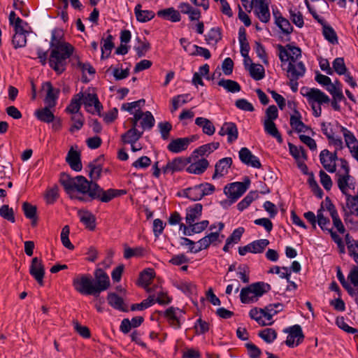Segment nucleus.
<instances>
[{"mask_svg": "<svg viewBox=\"0 0 358 358\" xmlns=\"http://www.w3.org/2000/svg\"><path fill=\"white\" fill-rule=\"evenodd\" d=\"M59 180L68 194L81 201H87V199L84 196H73V194L77 192L83 195L87 194L90 200L97 199L107 203L125 193L124 190L115 189H108L105 191L97 183L93 181L90 182L82 176L72 178L68 174L62 173Z\"/></svg>", "mask_w": 358, "mask_h": 358, "instance_id": "f257e3e1", "label": "nucleus"}, {"mask_svg": "<svg viewBox=\"0 0 358 358\" xmlns=\"http://www.w3.org/2000/svg\"><path fill=\"white\" fill-rule=\"evenodd\" d=\"M50 45L52 48L49 57L50 66L60 74L65 71L67 59L72 55L74 48L63 40L62 31L58 29L52 31Z\"/></svg>", "mask_w": 358, "mask_h": 358, "instance_id": "f03ea898", "label": "nucleus"}, {"mask_svg": "<svg viewBox=\"0 0 358 358\" xmlns=\"http://www.w3.org/2000/svg\"><path fill=\"white\" fill-rule=\"evenodd\" d=\"M271 285L264 282H257L241 289L240 300L243 303H251L258 301L271 290Z\"/></svg>", "mask_w": 358, "mask_h": 358, "instance_id": "7ed1b4c3", "label": "nucleus"}, {"mask_svg": "<svg viewBox=\"0 0 358 358\" xmlns=\"http://www.w3.org/2000/svg\"><path fill=\"white\" fill-rule=\"evenodd\" d=\"M189 163H191V158H174L172 161L169 162L166 166L159 168V162H157L152 166V175L155 178H159L161 172L166 175L180 171Z\"/></svg>", "mask_w": 358, "mask_h": 358, "instance_id": "20e7f679", "label": "nucleus"}, {"mask_svg": "<svg viewBox=\"0 0 358 358\" xmlns=\"http://www.w3.org/2000/svg\"><path fill=\"white\" fill-rule=\"evenodd\" d=\"M311 104L315 117H320L322 114L321 105L329 103L331 100L329 97L322 91L317 88H310L305 95Z\"/></svg>", "mask_w": 358, "mask_h": 358, "instance_id": "39448f33", "label": "nucleus"}, {"mask_svg": "<svg viewBox=\"0 0 358 358\" xmlns=\"http://www.w3.org/2000/svg\"><path fill=\"white\" fill-rule=\"evenodd\" d=\"M306 71V66L301 61H299V62H296V61L292 58L290 62H288L286 71L287 76L289 80V86L290 87L292 92H297L299 86L297 80L304 76Z\"/></svg>", "mask_w": 358, "mask_h": 358, "instance_id": "423d86ee", "label": "nucleus"}, {"mask_svg": "<svg viewBox=\"0 0 358 358\" xmlns=\"http://www.w3.org/2000/svg\"><path fill=\"white\" fill-rule=\"evenodd\" d=\"M72 285L80 294L97 296L94 287V280L90 275H78L73 279Z\"/></svg>", "mask_w": 358, "mask_h": 358, "instance_id": "0eeeda50", "label": "nucleus"}, {"mask_svg": "<svg viewBox=\"0 0 358 358\" xmlns=\"http://www.w3.org/2000/svg\"><path fill=\"white\" fill-rule=\"evenodd\" d=\"M337 185L341 192L346 196V203H348V199L354 197V195L357 194L356 189V182L355 178L350 174L337 173Z\"/></svg>", "mask_w": 358, "mask_h": 358, "instance_id": "6e6552de", "label": "nucleus"}, {"mask_svg": "<svg viewBox=\"0 0 358 358\" xmlns=\"http://www.w3.org/2000/svg\"><path fill=\"white\" fill-rule=\"evenodd\" d=\"M283 331L288 334L285 344L289 348L298 346L303 341L304 335L301 326L299 324L286 328Z\"/></svg>", "mask_w": 358, "mask_h": 358, "instance_id": "1a4fd4ad", "label": "nucleus"}, {"mask_svg": "<svg viewBox=\"0 0 358 358\" xmlns=\"http://www.w3.org/2000/svg\"><path fill=\"white\" fill-rule=\"evenodd\" d=\"M94 287L96 295L106 290L110 287V279L107 273L101 268H97L94 271Z\"/></svg>", "mask_w": 358, "mask_h": 358, "instance_id": "9d476101", "label": "nucleus"}, {"mask_svg": "<svg viewBox=\"0 0 358 358\" xmlns=\"http://www.w3.org/2000/svg\"><path fill=\"white\" fill-rule=\"evenodd\" d=\"M158 314L165 317L172 327L175 329L180 328V317L182 315V311L179 308L170 307L165 311H158Z\"/></svg>", "mask_w": 358, "mask_h": 358, "instance_id": "9b49d317", "label": "nucleus"}, {"mask_svg": "<svg viewBox=\"0 0 358 358\" xmlns=\"http://www.w3.org/2000/svg\"><path fill=\"white\" fill-rule=\"evenodd\" d=\"M29 273L40 285H43L45 268L41 259L38 257H34L32 259L29 267Z\"/></svg>", "mask_w": 358, "mask_h": 358, "instance_id": "f8f14e48", "label": "nucleus"}, {"mask_svg": "<svg viewBox=\"0 0 358 358\" xmlns=\"http://www.w3.org/2000/svg\"><path fill=\"white\" fill-rule=\"evenodd\" d=\"M246 190L247 186L241 182H234L224 187V193L233 201L240 198Z\"/></svg>", "mask_w": 358, "mask_h": 358, "instance_id": "ddd939ff", "label": "nucleus"}, {"mask_svg": "<svg viewBox=\"0 0 358 358\" xmlns=\"http://www.w3.org/2000/svg\"><path fill=\"white\" fill-rule=\"evenodd\" d=\"M196 139L194 136L186 138H178L173 140L167 146L169 150L173 153H179L186 150L188 145Z\"/></svg>", "mask_w": 358, "mask_h": 358, "instance_id": "4468645a", "label": "nucleus"}, {"mask_svg": "<svg viewBox=\"0 0 358 358\" xmlns=\"http://www.w3.org/2000/svg\"><path fill=\"white\" fill-rule=\"evenodd\" d=\"M341 131L342 132L346 145L349 148L353 157H358V141L354 134L348 129L343 126H340Z\"/></svg>", "mask_w": 358, "mask_h": 358, "instance_id": "2eb2a0df", "label": "nucleus"}, {"mask_svg": "<svg viewBox=\"0 0 358 358\" xmlns=\"http://www.w3.org/2000/svg\"><path fill=\"white\" fill-rule=\"evenodd\" d=\"M155 272L152 268H146L141 272L138 280V285L143 287L148 292L154 291L153 288L150 287L151 281L155 278Z\"/></svg>", "mask_w": 358, "mask_h": 358, "instance_id": "dca6fc26", "label": "nucleus"}, {"mask_svg": "<svg viewBox=\"0 0 358 358\" xmlns=\"http://www.w3.org/2000/svg\"><path fill=\"white\" fill-rule=\"evenodd\" d=\"M254 12L262 22L267 23L270 20L268 5L265 0L257 1Z\"/></svg>", "mask_w": 358, "mask_h": 358, "instance_id": "f3484780", "label": "nucleus"}, {"mask_svg": "<svg viewBox=\"0 0 358 358\" xmlns=\"http://www.w3.org/2000/svg\"><path fill=\"white\" fill-rule=\"evenodd\" d=\"M203 206L201 203H195L186 209L185 220L187 224L189 225L199 220L201 216Z\"/></svg>", "mask_w": 358, "mask_h": 358, "instance_id": "a211bd4d", "label": "nucleus"}, {"mask_svg": "<svg viewBox=\"0 0 358 358\" xmlns=\"http://www.w3.org/2000/svg\"><path fill=\"white\" fill-rule=\"evenodd\" d=\"M231 164L232 158H221L215 164L213 178L222 177L227 174Z\"/></svg>", "mask_w": 358, "mask_h": 358, "instance_id": "6ab92c4d", "label": "nucleus"}, {"mask_svg": "<svg viewBox=\"0 0 358 358\" xmlns=\"http://www.w3.org/2000/svg\"><path fill=\"white\" fill-rule=\"evenodd\" d=\"M45 87L47 89V93L44 102L49 107H55L57 104V100L59 97L60 91L59 89L53 87L50 82L45 83Z\"/></svg>", "mask_w": 358, "mask_h": 358, "instance_id": "aec40b11", "label": "nucleus"}, {"mask_svg": "<svg viewBox=\"0 0 358 358\" xmlns=\"http://www.w3.org/2000/svg\"><path fill=\"white\" fill-rule=\"evenodd\" d=\"M80 222H82L87 229L94 231L96 227V217L88 210H79L78 211Z\"/></svg>", "mask_w": 358, "mask_h": 358, "instance_id": "412c9836", "label": "nucleus"}, {"mask_svg": "<svg viewBox=\"0 0 358 358\" xmlns=\"http://www.w3.org/2000/svg\"><path fill=\"white\" fill-rule=\"evenodd\" d=\"M220 147V143L212 142L203 145L198 148L195 149L190 157H203L208 156L213 151L216 150Z\"/></svg>", "mask_w": 358, "mask_h": 358, "instance_id": "4be33fe9", "label": "nucleus"}, {"mask_svg": "<svg viewBox=\"0 0 358 358\" xmlns=\"http://www.w3.org/2000/svg\"><path fill=\"white\" fill-rule=\"evenodd\" d=\"M157 15L159 17L170 20L173 22H179L181 19L179 11L173 7L159 10L157 11Z\"/></svg>", "mask_w": 358, "mask_h": 358, "instance_id": "5701e85b", "label": "nucleus"}, {"mask_svg": "<svg viewBox=\"0 0 358 358\" xmlns=\"http://www.w3.org/2000/svg\"><path fill=\"white\" fill-rule=\"evenodd\" d=\"M137 114H140L142 116L139 122L143 131L145 130H150L154 127L155 120L151 112H143L142 110H138L137 111Z\"/></svg>", "mask_w": 358, "mask_h": 358, "instance_id": "b1692460", "label": "nucleus"}, {"mask_svg": "<svg viewBox=\"0 0 358 358\" xmlns=\"http://www.w3.org/2000/svg\"><path fill=\"white\" fill-rule=\"evenodd\" d=\"M108 304L113 308L122 311L127 312L128 309L124 303V301L122 297L118 296L115 293H109L107 296Z\"/></svg>", "mask_w": 358, "mask_h": 358, "instance_id": "393cba45", "label": "nucleus"}, {"mask_svg": "<svg viewBox=\"0 0 358 358\" xmlns=\"http://www.w3.org/2000/svg\"><path fill=\"white\" fill-rule=\"evenodd\" d=\"M82 100H83V103L85 107L94 106L98 115H101V110H102L103 106L96 94L89 93L85 96L83 95Z\"/></svg>", "mask_w": 358, "mask_h": 358, "instance_id": "a878e982", "label": "nucleus"}, {"mask_svg": "<svg viewBox=\"0 0 358 358\" xmlns=\"http://www.w3.org/2000/svg\"><path fill=\"white\" fill-rule=\"evenodd\" d=\"M141 3L136 5L134 8V13L136 20L140 22H146L154 18L155 14L153 11L150 10H142Z\"/></svg>", "mask_w": 358, "mask_h": 358, "instance_id": "bb28decb", "label": "nucleus"}, {"mask_svg": "<svg viewBox=\"0 0 358 358\" xmlns=\"http://www.w3.org/2000/svg\"><path fill=\"white\" fill-rule=\"evenodd\" d=\"M209 165L208 162L206 158H201L198 161L192 163L187 168V171L194 174H201L203 173Z\"/></svg>", "mask_w": 358, "mask_h": 358, "instance_id": "cd10ccee", "label": "nucleus"}, {"mask_svg": "<svg viewBox=\"0 0 358 358\" xmlns=\"http://www.w3.org/2000/svg\"><path fill=\"white\" fill-rule=\"evenodd\" d=\"M317 224L324 231L329 232V230L332 229V228L330 227L331 223L329 219L324 215L323 203H321L320 208L317 211Z\"/></svg>", "mask_w": 358, "mask_h": 358, "instance_id": "c85d7f7f", "label": "nucleus"}, {"mask_svg": "<svg viewBox=\"0 0 358 358\" xmlns=\"http://www.w3.org/2000/svg\"><path fill=\"white\" fill-rule=\"evenodd\" d=\"M52 107H49L46 105L44 108L36 110L35 111L36 117L41 122L50 123L53 122L55 115L50 110Z\"/></svg>", "mask_w": 358, "mask_h": 358, "instance_id": "c756f323", "label": "nucleus"}, {"mask_svg": "<svg viewBox=\"0 0 358 358\" xmlns=\"http://www.w3.org/2000/svg\"><path fill=\"white\" fill-rule=\"evenodd\" d=\"M195 124L201 127L203 132L208 136L213 135L215 131V128L210 120L205 117H196Z\"/></svg>", "mask_w": 358, "mask_h": 358, "instance_id": "7c9ffc66", "label": "nucleus"}, {"mask_svg": "<svg viewBox=\"0 0 358 358\" xmlns=\"http://www.w3.org/2000/svg\"><path fill=\"white\" fill-rule=\"evenodd\" d=\"M83 98V94L82 93L77 94L75 95L72 99L69 105L66 108V112L71 114H79V110L81 107V101Z\"/></svg>", "mask_w": 358, "mask_h": 358, "instance_id": "2f4dec72", "label": "nucleus"}, {"mask_svg": "<svg viewBox=\"0 0 358 358\" xmlns=\"http://www.w3.org/2000/svg\"><path fill=\"white\" fill-rule=\"evenodd\" d=\"M143 134V131H138L137 129L131 128L122 135V139L124 143H136V141L142 136Z\"/></svg>", "mask_w": 358, "mask_h": 358, "instance_id": "473e14b6", "label": "nucleus"}, {"mask_svg": "<svg viewBox=\"0 0 358 358\" xmlns=\"http://www.w3.org/2000/svg\"><path fill=\"white\" fill-rule=\"evenodd\" d=\"M89 175L92 180H98L102 171V165L98 158L95 159L92 162L88 165Z\"/></svg>", "mask_w": 358, "mask_h": 358, "instance_id": "72a5a7b5", "label": "nucleus"}, {"mask_svg": "<svg viewBox=\"0 0 358 358\" xmlns=\"http://www.w3.org/2000/svg\"><path fill=\"white\" fill-rule=\"evenodd\" d=\"M136 40L138 41V45H135L134 48L138 57H144L150 49V44L145 37H143L142 40L141 37L137 36Z\"/></svg>", "mask_w": 358, "mask_h": 358, "instance_id": "f704fd0d", "label": "nucleus"}, {"mask_svg": "<svg viewBox=\"0 0 358 358\" xmlns=\"http://www.w3.org/2000/svg\"><path fill=\"white\" fill-rule=\"evenodd\" d=\"M248 71L250 76L255 80H260L264 78V68L261 64H250Z\"/></svg>", "mask_w": 358, "mask_h": 358, "instance_id": "c9c22d12", "label": "nucleus"}, {"mask_svg": "<svg viewBox=\"0 0 358 358\" xmlns=\"http://www.w3.org/2000/svg\"><path fill=\"white\" fill-rule=\"evenodd\" d=\"M181 195L194 201H199L202 199L201 190L198 185L185 189Z\"/></svg>", "mask_w": 358, "mask_h": 358, "instance_id": "e433bc0d", "label": "nucleus"}, {"mask_svg": "<svg viewBox=\"0 0 358 358\" xmlns=\"http://www.w3.org/2000/svg\"><path fill=\"white\" fill-rule=\"evenodd\" d=\"M217 84L227 92L231 93L238 92L241 89L240 85L236 81L229 79H221Z\"/></svg>", "mask_w": 358, "mask_h": 358, "instance_id": "4c0bfd02", "label": "nucleus"}, {"mask_svg": "<svg viewBox=\"0 0 358 358\" xmlns=\"http://www.w3.org/2000/svg\"><path fill=\"white\" fill-rule=\"evenodd\" d=\"M22 210L25 217L28 219L31 220V224H36V207L30 204L28 202H24L22 204Z\"/></svg>", "mask_w": 358, "mask_h": 358, "instance_id": "58836bf2", "label": "nucleus"}, {"mask_svg": "<svg viewBox=\"0 0 358 358\" xmlns=\"http://www.w3.org/2000/svg\"><path fill=\"white\" fill-rule=\"evenodd\" d=\"M322 34L326 40L332 44L338 43V37L334 29L329 24L325 23L322 25Z\"/></svg>", "mask_w": 358, "mask_h": 358, "instance_id": "ea45409f", "label": "nucleus"}, {"mask_svg": "<svg viewBox=\"0 0 358 358\" xmlns=\"http://www.w3.org/2000/svg\"><path fill=\"white\" fill-rule=\"evenodd\" d=\"M145 254V249L143 247L129 248L126 247L124 250V257L130 259L133 257H141Z\"/></svg>", "mask_w": 358, "mask_h": 358, "instance_id": "a19ab883", "label": "nucleus"}, {"mask_svg": "<svg viewBox=\"0 0 358 358\" xmlns=\"http://www.w3.org/2000/svg\"><path fill=\"white\" fill-rule=\"evenodd\" d=\"M258 197L257 192H249L245 198L237 204V208L240 211L244 210L250 203Z\"/></svg>", "mask_w": 358, "mask_h": 358, "instance_id": "79ce46f5", "label": "nucleus"}, {"mask_svg": "<svg viewBox=\"0 0 358 358\" xmlns=\"http://www.w3.org/2000/svg\"><path fill=\"white\" fill-rule=\"evenodd\" d=\"M177 289L186 294H192L196 292V285L191 282L180 281L175 284Z\"/></svg>", "mask_w": 358, "mask_h": 358, "instance_id": "37998d69", "label": "nucleus"}, {"mask_svg": "<svg viewBox=\"0 0 358 358\" xmlns=\"http://www.w3.org/2000/svg\"><path fill=\"white\" fill-rule=\"evenodd\" d=\"M258 336L266 343H271L277 338V332L273 329L266 328L259 331Z\"/></svg>", "mask_w": 358, "mask_h": 358, "instance_id": "c03bdc74", "label": "nucleus"}, {"mask_svg": "<svg viewBox=\"0 0 358 358\" xmlns=\"http://www.w3.org/2000/svg\"><path fill=\"white\" fill-rule=\"evenodd\" d=\"M269 245V241L267 239H259L254 241L250 243L252 248V253H262Z\"/></svg>", "mask_w": 358, "mask_h": 358, "instance_id": "a18cd8bd", "label": "nucleus"}, {"mask_svg": "<svg viewBox=\"0 0 358 358\" xmlns=\"http://www.w3.org/2000/svg\"><path fill=\"white\" fill-rule=\"evenodd\" d=\"M221 38V33L218 27L212 28L206 35V40L208 44L215 45Z\"/></svg>", "mask_w": 358, "mask_h": 358, "instance_id": "49530a36", "label": "nucleus"}, {"mask_svg": "<svg viewBox=\"0 0 358 358\" xmlns=\"http://www.w3.org/2000/svg\"><path fill=\"white\" fill-rule=\"evenodd\" d=\"M262 308L258 309L257 308H252L249 312V315L251 319L255 320L262 326L271 325V322H266L262 319Z\"/></svg>", "mask_w": 358, "mask_h": 358, "instance_id": "de8ad7c7", "label": "nucleus"}, {"mask_svg": "<svg viewBox=\"0 0 358 358\" xmlns=\"http://www.w3.org/2000/svg\"><path fill=\"white\" fill-rule=\"evenodd\" d=\"M227 141L231 143L238 138V131L235 123L229 122H227Z\"/></svg>", "mask_w": 358, "mask_h": 358, "instance_id": "09e8293b", "label": "nucleus"}, {"mask_svg": "<svg viewBox=\"0 0 358 358\" xmlns=\"http://www.w3.org/2000/svg\"><path fill=\"white\" fill-rule=\"evenodd\" d=\"M155 303V296L150 295L148 299L143 300L142 302L139 303L132 304L131 306V310L132 311L135 310H143L150 307L152 305Z\"/></svg>", "mask_w": 358, "mask_h": 358, "instance_id": "8fccbe9b", "label": "nucleus"}, {"mask_svg": "<svg viewBox=\"0 0 358 358\" xmlns=\"http://www.w3.org/2000/svg\"><path fill=\"white\" fill-rule=\"evenodd\" d=\"M71 120L73 122L71 126L69 131L73 133L75 131L80 130L84 124V117L81 113L73 115L71 117Z\"/></svg>", "mask_w": 358, "mask_h": 358, "instance_id": "3c124183", "label": "nucleus"}, {"mask_svg": "<svg viewBox=\"0 0 358 358\" xmlns=\"http://www.w3.org/2000/svg\"><path fill=\"white\" fill-rule=\"evenodd\" d=\"M70 233V229L68 225L64 226L61 232V241L63 245L69 249L73 250L74 248L73 245L71 243L69 236Z\"/></svg>", "mask_w": 358, "mask_h": 358, "instance_id": "603ef678", "label": "nucleus"}, {"mask_svg": "<svg viewBox=\"0 0 358 358\" xmlns=\"http://www.w3.org/2000/svg\"><path fill=\"white\" fill-rule=\"evenodd\" d=\"M333 69L338 75L345 74L348 71L344 59L343 57L336 58L332 63Z\"/></svg>", "mask_w": 358, "mask_h": 358, "instance_id": "864d4df0", "label": "nucleus"}, {"mask_svg": "<svg viewBox=\"0 0 358 358\" xmlns=\"http://www.w3.org/2000/svg\"><path fill=\"white\" fill-rule=\"evenodd\" d=\"M324 168L330 173H334L336 169V162L339 158H320Z\"/></svg>", "mask_w": 358, "mask_h": 358, "instance_id": "5fc2aeb1", "label": "nucleus"}, {"mask_svg": "<svg viewBox=\"0 0 358 358\" xmlns=\"http://www.w3.org/2000/svg\"><path fill=\"white\" fill-rule=\"evenodd\" d=\"M0 215L12 223L15 222L13 210L8 205H3L0 208Z\"/></svg>", "mask_w": 358, "mask_h": 358, "instance_id": "6e6d98bb", "label": "nucleus"}, {"mask_svg": "<svg viewBox=\"0 0 358 358\" xmlns=\"http://www.w3.org/2000/svg\"><path fill=\"white\" fill-rule=\"evenodd\" d=\"M12 42L14 48L16 49L25 46L27 43L26 34L15 33Z\"/></svg>", "mask_w": 358, "mask_h": 358, "instance_id": "4d7b16f0", "label": "nucleus"}, {"mask_svg": "<svg viewBox=\"0 0 358 358\" xmlns=\"http://www.w3.org/2000/svg\"><path fill=\"white\" fill-rule=\"evenodd\" d=\"M276 26L278 27L281 31L285 34L289 35L293 31V27L290 24L288 20L286 18H281L280 21L275 23Z\"/></svg>", "mask_w": 358, "mask_h": 358, "instance_id": "13d9d810", "label": "nucleus"}, {"mask_svg": "<svg viewBox=\"0 0 358 358\" xmlns=\"http://www.w3.org/2000/svg\"><path fill=\"white\" fill-rule=\"evenodd\" d=\"M162 138L164 140H167L169 137L170 131L172 129V125L169 122H161L158 124Z\"/></svg>", "mask_w": 358, "mask_h": 358, "instance_id": "bf43d9fd", "label": "nucleus"}, {"mask_svg": "<svg viewBox=\"0 0 358 358\" xmlns=\"http://www.w3.org/2000/svg\"><path fill=\"white\" fill-rule=\"evenodd\" d=\"M113 36L110 34H108L106 38H102V41L103 42V45L101 46V50L107 51L106 57H108L110 55L111 50L115 47V44L113 43Z\"/></svg>", "mask_w": 358, "mask_h": 358, "instance_id": "052dcab7", "label": "nucleus"}, {"mask_svg": "<svg viewBox=\"0 0 358 358\" xmlns=\"http://www.w3.org/2000/svg\"><path fill=\"white\" fill-rule=\"evenodd\" d=\"M274 120H265L264 125L265 131L273 137L280 138L279 132L273 122Z\"/></svg>", "mask_w": 358, "mask_h": 358, "instance_id": "680f3d73", "label": "nucleus"}, {"mask_svg": "<svg viewBox=\"0 0 358 358\" xmlns=\"http://www.w3.org/2000/svg\"><path fill=\"white\" fill-rule=\"evenodd\" d=\"M319 176L320 183L323 187L326 190L329 191L333 184L330 176L322 170L320 171Z\"/></svg>", "mask_w": 358, "mask_h": 358, "instance_id": "e2e57ef3", "label": "nucleus"}, {"mask_svg": "<svg viewBox=\"0 0 358 358\" xmlns=\"http://www.w3.org/2000/svg\"><path fill=\"white\" fill-rule=\"evenodd\" d=\"M235 106L240 110L244 111L252 112L255 108L251 103L245 99H237L235 102Z\"/></svg>", "mask_w": 358, "mask_h": 358, "instance_id": "0e129e2a", "label": "nucleus"}, {"mask_svg": "<svg viewBox=\"0 0 358 358\" xmlns=\"http://www.w3.org/2000/svg\"><path fill=\"white\" fill-rule=\"evenodd\" d=\"M255 50L258 57H259L262 62L267 64L268 63L267 59V55L266 53V50L264 47L262 45L261 43L256 41L255 44Z\"/></svg>", "mask_w": 358, "mask_h": 358, "instance_id": "69168bd1", "label": "nucleus"}, {"mask_svg": "<svg viewBox=\"0 0 358 358\" xmlns=\"http://www.w3.org/2000/svg\"><path fill=\"white\" fill-rule=\"evenodd\" d=\"M289 13L292 22L295 24L298 27H302L303 26L304 22L301 13L300 11L290 10Z\"/></svg>", "mask_w": 358, "mask_h": 358, "instance_id": "338daca9", "label": "nucleus"}, {"mask_svg": "<svg viewBox=\"0 0 358 358\" xmlns=\"http://www.w3.org/2000/svg\"><path fill=\"white\" fill-rule=\"evenodd\" d=\"M346 205L350 212L358 217V189L357 194L354 195V197L350 198L348 199V203H346Z\"/></svg>", "mask_w": 358, "mask_h": 358, "instance_id": "774afa93", "label": "nucleus"}]
</instances>
